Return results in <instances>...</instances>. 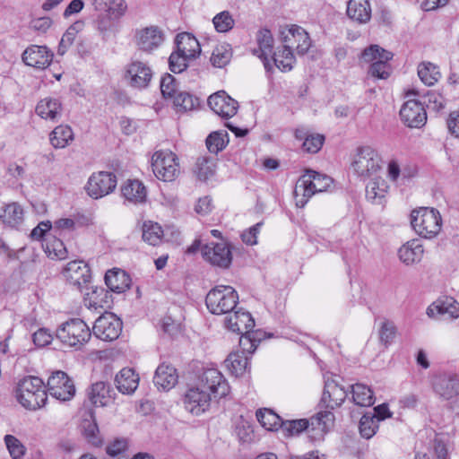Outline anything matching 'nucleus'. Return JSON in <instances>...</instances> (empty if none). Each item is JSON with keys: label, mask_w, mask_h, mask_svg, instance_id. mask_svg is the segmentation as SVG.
Instances as JSON below:
<instances>
[{"label": "nucleus", "mask_w": 459, "mask_h": 459, "mask_svg": "<svg viewBox=\"0 0 459 459\" xmlns=\"http://www.w3.org/2000/svg\"><path fill=\"white\" fill-rule=\"evenodd\" d=\"M283 49L274 54L273 63L281 71H290L295 63L293 51L304 56L312 46L308 33L300 26L291 25L282 31Z\"/></svg>", "instance_id": "1"}, {"label": "nucleus", "mask_w": 459, "mask_h": 459, "mask_svg": "<svg viewBox=\"0 0 459 459\" xmlns=\"http://www.w3.org/2000/svg\"><path fill=\"white\" fill-rule=\"evenodd\" d=\"M334 415L331 411H319L309 420L306 419L282 420L281 430L285 436L299 435L303 430H307L309 438L313 442L321 441L325 435L333 425Z\"/></svg>", "instance_id": "2"}, {"label": "nucleus", "mask_w": 459, "mask_h": 459, "mask_svg": "<svg viewBox=\"0 0 459 459\" xmlns=\"http://www.w3.org/2000/svg\"><path fill=\"white\" fill-rule=\"evenodd\" d=\"M225 327L238 334H241L239 346L249 352H255L262 339V333L253 331L255 320L251 314L241 307H237L226 315L224 318Z\"/></svg>", "instance_id": "3"}, {"label": "nucleus", "mask_w": 459, "mask_h": 459, "mask_svg": "<svg viewBox=\"0 0 459 459\" xmlns=\"http://www.w3.org/2000/svg\"><path fill=\"white\" fill-rule=\"evenodd\" d=\"M333 180L325 174H320L315 170H307L296 183L294 197L296 205L302 208L309 198L316 193L328 191L333 186Z\"/></svg>", "instance_id": "4"}, {"label": "nucleus", "mask_w": 459, "mask_h": 459, "mask_svg": "<svg viewBox=\"0 0 459 459\" xmlns=\"http://www.w3.org/2000/svg\"><path fill=\"white\" fill-rule=\"evenodd\" d=\"M351 168L360 179L373 178L382 168V159L371 145H361L352 156Z\"/></svg>", "instance_id": "5"}, {"label": "nucleus", "mask_w": 459, "mask_h": 459, "mask_svg": "<svg viewBox=\"0 0 459 459\" xmlns=\"http://www.w3.org/2000/svg\"><path fill=\"white\" fill-rule=\"evenodd\" d=\"M56 338L66 347L81 349L91 337L88 325L80 318H71L56 329Z\"/></svg>", "instance_id": "6"}, {"label": "nucleus", "mask_w": 459, "mask_h": 459, "mask_svg": "<svg viewBox=\"0 0 459 459\" xmlns=\"http://www.w3.org/2000/svg\"><path fill=\"white\" fill-rule=\"evenodd\" d=\"M17 398L26 409L37 410L45 405L48 399L43 381L37 377H26L17 387Z\"/></svg>", "instance_id": "7"}, {"label": "nucleus", "mask_w": 459, "mask_h": 459, "mask_svg": "<svg viewBox=\"0 0 459 459\" xmlns=\"http://www.w3.org/2000/svg\"><path fill=\"white\" fill-rule=\"evenodd\" d=\"M238 294L229 285H217L206 295L205 303L208 310L214 315H227L237 308Z\"/></svg>", "instance_id": "8"}, {"label": "nucleus", "mask_w": 459, "mask_h": 459, "mask_svg": "<svg viewBox=\"0 0 459 459\" xmlns=\"http://www.w3.org/2000/svg\"><path fill=\"white\" fill-rule=\"evenodd\" d=\"M411 223L418 235L425 238H431L439 233L442 219L437 210L420 207L418 210L412 211Z\"/></svg>", "instance_id": "9"}, {"label": "nucleus", "mask_w": 459, "mask_h": 459, "mask_svg": "<svg viewBox=\"0 0 459 459\" xmlns=\"http://www.w3.org/2000/svg\"><path fill=\"white\" fill-rule=\"evenodd\" d=\"M152 168L155 177L164 182H172L179 175L177 155L169 150H160L152 157Z\"/></svg>", "instance_id": "10"}, {"label": "nucleus", "mask_w": 459, "mask_h": 459, "mask_svg": "<svg viewBox=\"0 0 459 459\" xmlns=\"http://www.w3.org/2000/svg\"><path fill=\"white\" fill-rule=\"evenodd\" d=\"M214 399L225 397L230 393V385L224 376L214 368L203 371L195 383Z\"/></svg>", "instance_id": "11"}, {"label": "nucleus", "mask_w": 459, "mask_h": 459, "mask_svg": "<svg viewBox=\"0 0 459 459\" xmlns=\"http://www.w3.org/2000/svg\"><path fill=\"white\" fill-rule=\"evenodd\" d=\"M434 393L448 401L459 395V375L450 371L436 373L431 380Z\"/></svg>", "instance_id": "12"}, {"label": "nucleus", "mask_w": 459, "mask_h": 459, "mask_svg": "<svg viewBox=\"0 0 459 459\" xmlns=\"http://www.w3.org/2000/svg\"><path fill=\"white\" fill-rule=\"evenodd\" d=\"M214 399L206 390L195 384L187 388L184 394L183 403L185 409L193 415H201L205 412Z\"/></svg>", "instance_id": "13"}, {"label": "nucleus", "mask_w": 459, "mask_h": 459, "mask_svg": "<svg viewBox=\"0 0 459 459\" xmlns=\"http://www.w3.org/2000/svg\"><path fill=\"white\" fill-rule=\"evenodd\" d=\"M116 186L117 178L113 173L100 171L89 178L85 189L91 197L99 199L112 193Z\"/></svg>", "instance_id": "14"}, {"label": "nucleus", "mask_w": 459, "mask_h": 459, "mask_svg": "<svg viewBox=\"0 0 459 459\" xmlns=\"http://www.w3.org/2000/svg\"><path fill=\"white\" fill-rule=\"evenodd\" d=\"M201 253L204 259L214 266L226 269L231 264L232 254L225 242L208 243L202 247Z\"/></svg>", "instance_id": "15"}, {"label": "nucleus", "mask_w": 459, "mask_h": 459, "mask_svg": "<svg viewBox=\"0 0 459 459\" xmlns=\"http://www.w3.org/2000/svg\"><path fill=\"white\" fill-rule=\"evenodd\" d=\"M47 386L49 394L60 401H69L75 394L73 381L63 371L54 372L48 377Z\"/></svg>", "instance_id": "16"}, {"label": "nucleus", "mask_w": 459, "mask_h": 459, "mask_svg": "<svg viewBox=\"0 0 459 459\" xmlns=\"http://www.w3.org/2000/svg\"><path fill=\"white\" fill-rule=\"evenodd\" d=\"M122 322L112 313H105L94 323L93 334L103 341L116 340L121 333Z\"/></svg>", "instance_id": "17"}, {"label": "nucleus", "mask_w": 459, "mask_h": 459, "mask_svg": "<svg viewBox=\"0 0 459 459\" xmlns=\"http://www.w3.org/2000/svg\"><path fill=\"white\" fill-rule=\"evenodd\" d=\"M153 73L148 63L140 60H132L127 65L126 79L131 87L136 89L146 88L152 78Z\"/></svg>", "instance_id": "18"}, {"label": "nucleus", "mask_w": 459, "mask_h": 459, "mask_svg": "<svg viewBox=\"0 0 459 459\" xmlns=\"http://www.w3.org/2000/svg\"><path fill=\"white\" fill-rule=\"evenodd\" d=\"M134 39L138 49L152 53L164 41V34L158 26H149L136 30Z\"/></svg>", "instance_id": "19"}, {"label": "nucleus", "mask_w": 459, "mask_h": 459, "mask_svg": "<svg viewBox=\"0 0 459 459\" xmlns=\"http://www.w3.org/2000/svg\"><path fill=\"white\" fill-rule=\"evenodd\" d=\"M53 52L46 46L30 45L22 53V59L26 65L44 70L50 65Z\"/></svg>", "instance_id": "20"}, {"label": "nucleus", "mask_w": 459, "mask_h": 459, "mask_svg": "<svg viewBox=\"0 0 459 459\" xmlns=\"http://www.w3.org/2000/svg\"><path fill=\"white\" fill-rule=\"evenodd\" d=\"M208 105L211 109L223 118H230L236 115L238 103L230 97L225 91H221L208 98Z\"/></svg>", "instance_id": "21"}, {"label": "nucleus", "mask_w": 459, "mask_h": 459, "mask_svg": "<svg viewBox=\"0 0 459 459\" xmlns=\"http://www.w3.org/2000/svg\"><path fill=\"white\" fill-rule=\"evenodd\" d=\"M400 116L409 127L420 128L427 121V113L422 104L414 100H408L403 105Z\"/></svg>", "instance_id": "22"}, {"label": "nucleus", "mask_w": 459, "mask_h": 459, "mask_svg": "<svg viewBox=\"0 0 459 459\" xmlns=\"http://www.w3.org/2000/svg\"><path fill=\"white\" fill-rule=\"evenodd\" d=\"M63 273L66 280L79 290H82L91 280L90 268L82 260L69 262Z\"/></svg>", "instance_id": "23"}, {"label": "nucleus", "mask_w": 459, "mask_h": 459, "mask_svg": "<svg viewBox=\"0 0 459 459\" xmlns=\"http://www.w3.org/2000/svg\"><path fill=\"white\" fill-rule=\"evenodd\" d=\"M426 313L430 318L455 319L459 317V303L453 298L438 299L429 306Z\"/></svg>", "instance_id": "24"}, {"label": "nucleus", "mask_w": 459, "mask_h": 459, "mask_svg": "<svg viewBox=\"0 0 459 459\" xmlns=\"http://www.w3.org/2000/svg\"><path fill=\"white\" fill-rule=\"evenodd\" d=\"M256 41L258 48H255L253 53L263 61L264 67L268 69L270 66L269 57L273 60L276 53L273 51V38L271 31L266 29L260 30L256 35Z\"/></svg>", "instance_id": "25"}, {"label": "nucleus", "mask_w": 459, "mask_h": 459, "mask_svg": "<svg viewBox=\"0 0 459 459\" xmlns=\"http://www.w3.org/2000/svg\"><path fill=\"white\" fill-rule=\"evenodd\" d=\"M347 393L343 387L339 385L335 380L327 379L325 383V388L321 398V403L327 409L339 407L345 400Z\"/></svg>", "instance_id": "26"}, {"label": "nucleus", "mask_w": 459, "mask_h": 459, "mask_svg": "<svg viewBox=\"0 0 459 459\" xmlns=\"http://www.w3.org/2000/svg\"><path fill=\"white\" fill-rule=\"evenodd\" d=\"M23 209L16 202L4 204L0 206V221L12 229H18L23 222Z\"/></svg>", "instance_id": "27"}, {"label": "nucleus", "mask_w": 459, "mask_h": 459, "mask_svg": "<svg viewBox=\"0 0 459 459\" xmlns=\"http://www.w3.org/2000/svg\"><path fill=\"white\" fill-rule=\"evenodd\" d=\"M117 390L124 394L134 393L139 385V376L132 368H122L115 377Z\"/></svg>", "instance_id": "28"}, {"label": "nucleus", "mask_w": 459, "mask_h": 459, "mask_svg": "<svg viewBox=\"0 0 459 459\" xmlns=\"http://www.w3.org/2000/svg\"><path fill=\"white\" fill-rule=\"evenodd\" d=\"M178 378L176 368L171 365L162 363L155 371L153 383L158 388L169 390L178 383Z\"/></svg>", "instance_id": "29"}, {"label": "nucleus", "mask_w": 459, "mask_h": 459, "mask_svg": "<svg viewBox=\"0 0 459 459\" xmlns=\"http://www.w3.org/2000/svg\"><path fill=\"white\" fill-rule=\"evenodd\" d=\"M62 103L57 98L46 97L40 100L36 106V113L44 119L56 120L61 117Z\"/></svg>", "instance_id": "30"}, {"label": "nucleus", "mask_w": 459, "mask_h": 459, "mask_svg": "<svg viewBox=\"0 0 459 459\" xmlns=\"http://www.w3.org/2000/svg\"><path fill=\"white\" fill-rule=\"evenodd\" d=\"M423 253V246L418 239L406 242L398 250L400 260L407 265L419 263L422 259Z\"/></svg>", "instance_id": "31"}, {"label": "nucleus", "mask_w": 459, "mask_h": 459, "mask_svg": "<svg viewBox=\"0 0 459 459\" xmlns=\"http://www.w3.org/2000/svg\"><path fill=\"white\" fill-rule=\"evenodd\" d=\"M105 283L110 290L122 293L129 289L131 279L124 270L112 269L106 273Z\"/></svg>", "instance_id": "32"}, {"label": "nucleus", "mask_w": 459, "mask_h": 459, "mask_svg": "<svg viewBox=\"0 0 459 459\" xmlns=\"http://www.w3.org/2000/svg\"><path fill=\"white\" fill-rule=\"evenodd\" d=\"M254 352L241 348V351L230 353L225 360L227 368L236 377L242 376L248 368L249 356Z\"/></svg>", "instance_id": "33"}, {"label": "nucleus", "mask_w": 459, "mask_h": 459, "mask_svg": "<svg viewBox=\"0 0 459 459\" xmlns=\"http://www.w3.org/2000/svg\"><path fill=\"white\" fill-rule=\"evenodd\" d=\"M177 50L189 59L195 58L201 52L198 40L190 33L183 32L176 37Z\"/></svg>", "instance_id": "34"}, {"label": "nucleus", "mask_w": 459, "mask_h": 459, "mask_svg": "<svg viewBox=\"0 0 459 459\" xmlns=\"http://www.w3.org/2000/svg\"><path fill=\"white\" fill-rule=\"evenodd\" d=\"M347 15L359 23H367L371 18V8L368 0H350Z\"/></svg>", "instance_id": "35"}, {"label": "nucleus", "mask_w": 459, "mask_h": 459, "mask_svg": "<svg viewBox=\"0 0 459 459\" xmlns=\"http://www.w3.org/2000/svg\"><path fill=\"white\" fill-rule=\"evenodd\" d=\"M122 194L126 200L134 204L144 203L147 196L146 187L137 179L128 180L122 187Z\"/></svg>", "instance_id": "36"}, {"label": "nucleus", "mask_w": 459, "mask_h": 459, "mask_svg": "<svg viewBox=\"0 0 459 459\" xmlns=\"http://www.w3.org/2000/svg\"><path fill=\"white\" fill-rule=\"evenodd\" d=\"M371 181L366 186V197L372 204H381L382 199L387 193L388 185L378 177L370 178Z\"/></svg>", "instance_id": "37"}, {"label": "nucleus", "mask_w": 459, "mask_h": 459, "mask_svg": "<svg viewBox=\"0 0 459 459\" xmlns=\"http://www.w3.org/2000/svg\"><path fill=\"white\" fill-rule=\"evenodd\" d=\"M42 247L48 257L52 259H65L67 250L63 241L54 236H47L43 239Z\"/></svg>", "instance_id": "38"}, {"label": "nucleus", "mask_w": 459, "mask_h": 459, "mask_svg": "<svg viewBox=\"0 0 459 459\" xmlns=\"http://www.w3.org/2000/svg\"><path fill=\"white\" fill-rule=\"evenodd\" d=\"M352 399L359 406H370L374 403L373 391L369 386L357 383L351 386Z\"/></svg>", "instance_id": "39"}, {"label": "nucleus", "mask_w": 459, "mask_h": 459, "mask_svg": "<svg viewBox=\"0 0 459 459\" xmlns=\"http://www.w3.org/2000/svg\"><path fill=\"white\" fill-rule=\"evenodd\" d=\"M163 236L164 232L159 223L151 221L143 223V239L145 242L152 246H157L161 242Z\"/></svg>", "instance_id": "40"}, {"label": "nucleus", "mask_w": 459, "mask_h": 459, "mask_svg": "<svg viewBox=\"0 0 459 459\" xmlns=\"http://www.w3.org/2000/svg\"><path fill=\"white\" fill-rule=\"evenodd\" d=\"M256 418L259 423L267 430H275L281 427V418L270 409L258 410Z\"/></svg>", "instance_id": "41"}, {"label": "nucleus", "mask_w": 459, "mask_h": 459, "mask_svg": "<svg viewBox=\"0 0 459 459\" xmlns=\"http://www.w3.org/2000/svg\"><path fill=\"white\" fill-rule=\"evenodd\" d=\"M418 75L421 82L428 86L435 84L440 78L437 66L429 62H423L419 65Z\"/></svg>", "instance_id": "42"}, {"label": "nucleus", "mask_w": 459, "mask_h": 459, "mask_svg": "<svg viewBox=\"0 0 459 459\" xmlns=\"http://www.w3.org/2000/svg\"><path fill=\"white\" fill-rule=\"evenodd\" d=\"M109 386L102 381L91 385L89 399L96 406H104L108 396Z\"/></svg>", "instance_id": "43"}, {"label": "nucleus", "mask_w": 459, "mask_h": 459, "mask_svg": "<svg viewBox=\"0 0 459 459\" xmlns=\"http://www.w3.org/2000/svg\"><path fill=\"white\" fill-rule=\"evenodd\" d=\"M92 4L97 11L108 12L120 16L126 10L124 0H93Z\"/></svg>", "instance_id": "44"}, {"label": "nucleus", "mask_w": 459, "mask_h": 459, "mask_svg": "<svg viewBox=\"0 0 459 459\" xmlns=\"http://www.w3.org/2000/svg\"><path fill=\"white\" fill-rule=\"evenodd\" d=\"M214 160L211 158L202 157L197 159L194 171L198 179L205 181L214 174Z\"/></svg>", "instance_id": "45"}, {"label": "nucleus", "mask_w": 459, "mask_h": 459, "mask_svg": "<svg viewBox=\"0 0 459 459\" xmlns=\"http://www.w3.org/2000/svg\"><path fill=\"white\" fill-rule=\"evenodd\" d=\"M173 103L178 110H192L199 105L197 98L186 91H178L173 98Z\"/></svg>", "instance_id": "46"}, {"label": "nucleus", "mask_w": 459, "mask_h": 459, "mask_svg": "<svg viewBox=\"0 0 459 459\" xmlns=\"http://www.w3.org/2000/svg\"><path fill=\"white\" fill-rule=\"evenodd\" d=\"M393 54L377 45H371L364 49L361 59L366 63H374L380 58L392 59Z\"/></svg>", "instance_id": "47"}, {"label": "nucleus", "mask_w": 459, "mask_h": 459, "mask_svg": "<svg viewBox=\"0 0 459 459\" xmlns=\"http://www.w3.org/2000/svg\"><path fill=\"white\" fill-rule=\"evenodd\" d=\"M231 58V49L229 45H219L212 53L211 62L216 67L225 66Z\"/></svg>", "instance_id": "48"}, {"label": "nucleus", "mask_w": 459, "mask_h": 459, "mask_svg": "<svg viewBox=\"0 0 459 459\" xmlns=\"http://www.w3.org/2000/svg\"><path fill=\"white\" fill-rule=\"evenodd\" d=\"M397 328L394 322L390 320H384L379 327L378 334L379 340L385 346H389L393 343L396 336Z\"/></svg>", "instance_id": "49"}, {"label": "nucleus", "mask_w": 459, "mask_h": 459, "mask_svg": "<svg viewBox=\"0 0 459 459\" xmlns=\"http://www.w3.org/2000/svg\"><path fill=\"white\" fill-rule=\"evenodd\" d=\"M4 441L13 459H21L25 455L26 448L16 437L5 435Z\"/></svg>", "instance_id": "50"}, {"label": "nucleus", "mask_w": 459, "mask_h": 459, "mask_svg": "<svg viewBox=\"0 0 459 459\" xmlns=\"http://www.w3.org/2000/svg\"><path fill=\"white\" fill-rule=\"evenodd\" d=\"M212 22L218 32H227L230 30L235 24V21L229 11L217 13L213 17Z\"/></svg>", "instance_id": "51"}, {"label": "nucleus", "mask_w": 459, "mask_h": 459, "mask_svg": "<svg viewBox=\"0 0 459 459\" xmlns=\"http://www.w3.org/2000/svg\"><path fill=\"white\" fill-rule=\"evenodd\" d=\"M359 433L360 435L368 439L371 438L378 429V422L375 417L369 415H363L359 420Z\"/></svg>", "instance_id": "52"}, {"label": "nucleus", "mask_w": 459, "mask_h": 459, "mask_svg": "<svg viewBox=\"0 0 459 459\" xmlns=\"http://www.w3.org/2000/svg\"><path fill=\"white\" fill-rule=\"evenodd\" d=\"M295 139L303 143H324L325 140L324 134L311 132L305 127L295 130Z\"/></svg>", "instance_id": "53"}, {"label": "nucleus", "mask_w": 459, "mask_h": 459, "mask_svg": "<svg viewBox=\"0 0 459 459\" xmlns=\"http://www.w3.org/2000/svg\"><path fill=\"white\" fill-rule=\"evenodd\" d=\"M78 26H81V23L76 22L73 24L67 29V30L62 36L57 50L59 55H64L74 42V39L78 32Z\"/></svg>", "instance_id": "54"}, {"label": "nucleus", "mask_w": 459, "mask_h": 459, "mask_svg": "<svg viewBox=\"0 0 459 459\" xmlns=\"http://www.w3.org/2000/svg\"><path fill=\"white\" fill-rule=\"evenodd\" d=\"M389 60L380 58L372 63L368 69V74L377 79H387L390 75V67L387 64Z\"/></svg>", "instance_id": "55"}, {"label": "nucleus", "mask_w": 459, "mask_h": 459, "mask_svg": "<svg viewBox=\"0 0 459 459\" xmlns=\"http://www.w3.org/2000/svg\"><path fill=\"white\" fill-rule=\"evenodd\" d=\"M74 140V133L72 128L66 125L56 126L50 134V142L56 141L57 143H68Z\"/></svg>", "instance_id": "56"}, {"label": "nucleus", "mask_w": 459, "mask_h": 459, "mask_svg": "<svg viewBox=\"0 0 459 459\" xmlns=\"http://www.w3.org/2000/svg\"><path fill=\"white\" fill-rule=\"evenodd\" d=\"M189 60L187 56H183L178 50L172 52L169 58L170 71L175 74L183 72L187 67Z\"/></svg>", "instance_id": "57"}, {"label": "nucleus", "mask_w": 459, "mask_h": 459, "mask_svg": "<svg viewBox=\"0 0 459 459\" xmlns=\"http://www.w3.org/2000/svg\"><path fill=\"white\" fill-rule=\"evenodd\" d=\"M160 91L164 98H174L177 91L176 80L170 74H166L160 81Z\"/></svg>", "instance_id": "58"}, {"label": "nucleus", "mask_w": 459, "mask_h": 459, "mask_svg": "<svg viewBox=\"0 0 459 459\" xmlns=\"http://www.w3.org/2000/svg\"><path fill=\"white\" fill-rule=\"evenodd\" d=\"M263 222H258L254 226L250 227L248 230H245L241 234V238L244 243L247 245H255L257 244V236L260 232Z\"/></svg>", "instance_id": "59"}, {"label": "nucleus", "mask_w": 459, "mask_h": 459, "mask_svg": "<svg viewBox=\"0 0 459 459\" xmlns=\"http://www.w3.org/2000/svg\"><path fill=\"white\" fill-rule=\"evenodd\" d=\"M84 435L91 445L100 446L102 444V440L99 436V429L95 422L89 423L84 427Z\"/></svg>", "instance_id": "60"}, {"label": "nucleus", "mask_w": 459, "mask_h": 459, "mask_svg": "<svg viewBox=\"0 0 459 459\" xmlns=\"http://www.w3.org/2000/svg\"><path fill=\"white\" fill-rule=\"evenodd\" d=\"M127 449L126 438H117L106 447V452L110 456H117Z\"/></svg>", "instance_id": "61"}, {"label": "nucleus", "mask_w": 459, "mask_h": 459, "mask_svg": "<svg viewBox=\"0 0 459 459\" xmlns=\"http://www.w3.org/2000/svg\"><path fill=\"white\" fill-rule=\"evenodd\" d=\"M33 342L39 347H45L52 342L51 333L45 328H40L33 334Z\"/></svg>", "instance_id": "62"}, {"label": "nucleus", "mask_w": 459, "mask_h": 459, "mask_svg": "<svg viewBox=\"0 0 459 459\" xmlns=\"http://www.w3.org/2000/svg\"><path fill=\"white\" fill-rule=\"evenodd\" d=\"M213 208L212 201L211 197L204 196L198 200L195 206V211L201 215H206L212 212Z\"/></svg>", "instance_id": "63"}, {"label": "nucleus", "mask_w": 459, "mask_h": 459, "mask_svg": "<svg viewBox=\"0 0 459 459\" xmlns=\"http://www.w3.org/2000/svg\"><path fill=\"white\" fill-rule=\"evenodd\" d=\"M447 127L451 134L459 138V111L450 114L447 119Z\"/></svg>", "instance_id": "64"}]
</instances>
